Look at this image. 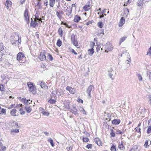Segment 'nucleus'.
I'll list each match as a JSON object with an SVG mask.
<instances>
[{
    "label": "nucleus",
    "instance_id": "obj_1",
    "mask_svg": "<svg viewBox=\"0 0 151 151\" xmlns=\"http://www.w3.org/2000/svg\"><path fill=\"white\" fill-rule=\"evenodd\" d=\"M10 40L12 45L17 46L21 42V38H19L17 34L12 35L10 37Z\"/></svg>",
    "mask_w": 151,
    "mask_h": 151
},
{
    "label": "nucleus",
    "instance_id": "obj_2",
    "mask_svg": "<svg viewBox=\"0 0 151 151\" xmlns=\"http://www.w3.org/2000/svg\"><path fill=\"white\" fill-rule=\"evenodd\" d=\"M17 59L20 63H23L25 61V56L22 52H19L17 55Z\"/></svg>",
    "mask_w": 151,
    "mask_h": 151
},
{
    "label": "nucleus",
    "instance_id": "obj_3",
    "mask_svg": "<svg viewBox=\"0 0 151 151\" xmlns=\"http://www.w3.org/2000/svg\"><path fill=\"white\" fill-rule=\"evenodd\" d=\"M27 85L29 87V91L32 92L33 94H35L36 93L35 91V87L34 85L32 83L29 82L27 83Z\"/></svg>",
    "mask_w": 151,
    "mask_h": 151
},
{
    "label": "nucleus",
    "instance_id": "obj_4",
    "mask_svg": "<svg viewBox=\"0 0 151 151\" xmlns=\"http://www.w3.org/2000/svg\"><path fill=\"white\" fill-rule=\"evenodd\" d=\"M28 12L29 11L28 10L26 9L25 10L24 14V17L27 23H28L29 22Z\"/></svg>",
    "mask_w": 151,
    "mask_h": 151
},
{
    "label": "nucleus",
    "instance_id": "obj_5",
    "mask_svg": "<svg viewBox=\"0 0 151 151\" xmlns=\"http://www.w3.org/2000/svg\"><path fill=\"white\" fill-rule=\"evenodd\" d=\"M105 48L106 50L105 52H108V51H111L113 50V47L109 43H106L105 45Z\"/></svg>",
    "mask_w": 151,
    "mask_h": 151
},
{
    "label": "nucleus",
    "instance_id": "obj_6",
    "mask_svg": "<svg viewBox=\"0 0 151 151\" xmlns=\"http://www.w3.org/2000/svg\"><path fill=\"white\" fill-rule=\"evenodd\" d=\"M90 45L92 46L91 47H92V48L91 49H90L88 50V51L89 52L88 54L89 55H91L94 52V51L93 48L94 46L95 45L94 42H91L90 44Z\"/></svg>",
    "mask_w": 151,
    "mask_h": 151
},
{
    "label": "nucleus",
    "instance_id": "obj_7",
    "mask_svg": "<svg viewBox=\"0 0 151 151\" xmlns=\"http://www.w3.org/2000/svg\"><path fill=\"white\" fill-rule=\"evenodd\" d=\"M24 103L25 105H27L29 104H31L32 101L30 100L29 99L27 100L25 98H23L21 100Z\"/></svg>",
    "mask_w": 151,
    "mask_h": 151
},
{
    "label": "nucleus",
    "instance_id": "obj_8",
    "mask_svg": "<svg viewBox=\"0 0 151 151\" xmlns=\"http://www.w3.org/2000/svg\"><path fill=\"white\" fill-rule=\"evenodd\" d=\"M41 61H43L46 59V57L45 55L44 52H41L40 55L38 57Z\"/></svg>",
    "mask_w": 151,
    "mask_h": 151
},
{
    "label": "nucleus",
    "instance_id": "obj_9",
    "mask_svg": "<svg viewBox=\"0 0 151 151\" xmlns=\"http://www.w3.org/2000/svg\"><path fill=\"white\" fill-rule=\"evenodd\" d=\"M94 88V86L93 85H90L87 89L86 92L88 94V96H90L91 95V92L92 91L93 89Z\"/></svg>",
    "mask_w": 151,
    "mask_h": 151
},
{
    "label": "nucleus",
    "instance_id": "obj_10",
    "mask_svg": "<svg viewBox=\"0 0 151 151\" xmlns=\"http://www.w3.org/2000/svg\"><path fill=\"white\" fill-rule=\"evenodd\" d=\"M12 3L9 0H7L6 1L5 6L7 7V9H9V7H11L12 5Z\"/></svg>",
    "mask_w": 151,
    "mask_h": 151
},
{
    "label": "nucleus",
    "instance_id": "obj_11",
    "mask_svg": "<svg viewBox=\"0 0 151 151\" xmlns=\"http://www.w3.org/2000/svg\"><path fill=\"white\" fill-rule=\"evenodd\" d=\"M125 22V19L124 17H122L119 21V26L120 27H121L123 26V24Z\"/></svg>",
    "mask_w": 151,
    "mask_h": 151
},
{
    "label": "nucleus",
    "instance_id": "obj_12",
    "mask_svg": "<svg viewBox=\"0 0 151 151\" xmlns=\"http://www.w3.org/2000/svg\"><path fill=\"white\" fill-rule=\"evenodd\" d=\"M38 84L39 85H40V86L42 88H45L46 89H47L48 88V87L45 85L44 83L43 82V81H42L41 82L39 83Z\"/></svg>",
    "mask_w": 151,
    "mask_h": 151
},
{
    "label": "nucleus",
    "instance_id": "obj_13",
    "mask_svg": "<svg viewBox=\"0 0 151 151\" xmlns=\"http://www.w3.org/2000/svg\"><path fill=\"white\" fill-rule=\"evenodd\" d=\"M151 145V141H150V142H149V141L148 140H146L144 145V147L146 148H149V146Z\"/></svg>",
    "mask_w": 151,
    "mask_h": 151
},
{
    "label": "nucleus",
    "instance_id": "obj_14",
    "mask_svg": "<svg viewBox=\"0 0 151 151\" xmlns=\"http://www.w3.org/2000/svg\"><path fill=\"white\" fill-rule=\"evenodd\" d=\"M94 142L99 146H100L102 145L101 142L99 138H96L94 139Z\"/></svg>",
    "mask_w": 151,
    "mask_h": 151
},
{
    "label": "nucleus",
    "instance_id": "obj_15",
    "mask_svg": "<svg viewBox=\"0 0 151 151\" xmlns=\"http://www.w3.org/2000/svg\"><path fill=\"white\" fill-rule=\"evenodd\" d=\"M6 148V146H3L2 143L0 141V151H5Z\"/></svg>",
    "mask_w": 151,
    "mask_h": 151
},
{
    "label": "nucleus",
    "instance_id": "obj_16",
    "mask_svg": "<svg viewBox=\"0 0 151 151\" xmlns=\"http://www.w3.org/2000/svg\"><path fill=\"white\" fill-rule=\"evenodd\" d=\"M112 124L114 125H118L120 122V119H114L111 122Z\"/></svg>",
    "mask_w": 151,
    "mask_h": 151
},
{
    "label": "nucleus",
    "instance_id": "obj_17",
    "mask_svg": "<svg viewBox=\"0 0 151 151\" xmlns=\"http://www.w3.org/2000/svg\"><path fill=\"white\" fill-rule=\"evenodd\" d=\"M19 130L17 129H12L11 130V134L12 135H14V133L19 132Z\"/></svg>",
    "mask_w": 151,
    "mask_h": 151
},
{
    "label": "nucleus",
    "instance_id": "obj_18",
    "mask_svg": "<svg viewBox=\"0 0 151 151\" xmlns=\"http://www.w3.org/2000/svg\"><path fill=\"white\" fill-rule=\"evenodd\" d=\"M91 8V5L90 4H86L83 7V9L85 11H88Z\"/></svg>",
    "mask_w": 151,
    "mask_h": 151
},
{
    "label": "nucleus",
    "instance_id": "obj_19",
    "mask_svg": "<svg viewBox=\"0 0 151 151\" xmlns=\"http://www.w3.org/2000/svg\"><path fill=\"white\" fill-rule=\"evenodd\" d=\"M17 110L15 109H12L10 112V114L11 115L13 116H16L17 115L16 114Z\"/></svg>",
    "mask_w": 151,
    "mask_h": 151
},
{
    "label": "nucleus",
    "instance_id": "obj_20",
    "mask_svg": "<svg viewBox=\"0 0 151 151\" xmlns=\"http://www.w3.org/2000/svg\"><path fill=\"white\" fill-rule=\"evenodd\" d=\"M139 149L138 146L135 145L133 146L132 148L129 151H139Z\"/></svg>",
    "mask_w": 151,
    "mask_h": 151
},
{
    "label": "nucleus",
    "instance_id": "obj_21",
    "mask_svg": "<svg viewBox=\"0 0 151 151\" xmlns=\"http://www.w3.org/2000/svg\"><path fill=\"white\" fill-rule=\"evenodd\" d=\"M81 19V17L77 15L75 16L74 19L75 22H78Z\"/></svg>",
    "mask_w": 151,
    "mask_h": 151
},
{
    "label": "nucleus",
    "instance_id": "obj_22",
    "mask_svg": "<svg viewBox=\"0 0 151 151\" xmlns=\"http://www.w3.org/2000/svg\"><path fill=\"white\" fill-rule=\"evenodd\" d=\"M37 24V22L35 20L33 21V19H32V21L30 23V26H32L33 27H35Z\"/></svg>",
    "mask_w": 151,
    "mask_h": 151
},
{
    "label": "nucleus",
    "instance_id": "obj_23",
    "mask_svg": "<svg viewBox=\"0 0 151 151\" xmlns=\"http://www.w3.org/2000/svg\"><path fill=\"white\" fill-rule=\"evenodd\" d=\"M119 148L122 150H123L124 149V147L123 144V142H121V143H119L118 144Z\"/></svg>",
    "mask_w": 151,
    "mask_h": 151
},
{
    "label": "nucleus",
    "instance_id": "obj_24",
    "mask_svg": "<svg viewBox=\"0 0 151 151\" xmlns=\"http://www.w3.org/2000/svg\"><path fill=\"white\" fill-rule=\"evenodd\" d=\"M55 1V0H49V5L51 7H53L54 6Z\"/></svg>",
    "mask_w": 151,
    "mask_h": 151
},
{
    "label": "nucleus",
    "instance_id": "obj_25",
    "mask_svg": "<svg viewBox=\"0 0 151 151\" xmlns=\"http://www.w3.org/2000/svg\"><path fill=\"white\" fill-rule=\"evenodd\" d=\"M0 114H6V111L5 109L1 108V107L0 106Z\"/></svg>",
    "mask_w": 151,
    "mask_h": 151
},
{
    "label": "nucleus",
    "instance_id": "obj_26",
    "mask_svg": "<svg viewBox=\"0 0 151 151\" xmlns=\"http://www.w3.org/2000/svg\"><path fill=\"white\" fill-rule=\"evenodd\" d=\"M20 106L21 108H20L19 111L20 112V113L22 115H23L24 114L25 112V111H23L22 109V104H20L19 105Z\"/></svg>",
    "mask_w": 151,
    "mask_h": 151
},
{
    "label": "nucleus",
    "instance_id": "obj_27",
    "mask_svg": "<svg viewBox=\"0 0 151 151\" xmlns=\"http://www.w3.org/2000/svg\"><path fill=\"white\" fill-rule=\"evenodd\" d=\"M25 108L28 113H30L32 110L31 107L30 106H25Z\"/></svg>",
    "mask_w": 151,
    "mask_h": 151
},
{
    "label": "nucleus",
    "instance_id": "obj_28",
    "mask_svg": "<svg viewBox=\"0 0 151 151\" xmlns=\"http://www.w3.org/2000/svg\"><path fill=\"white\" fill-rule=\"evenodd\" d=\"M143 0H138L137 2V5L139 6H141L144 3Z\"/></svg>",
    "mask_w": 151,
    "mask_h": 151
},
{
    "label": "nucleus",
    "instance_id": "obj_29",
    "mask_svg": "<svg viewBox=\"0 0 151 151\" xmlns=\"http://www.w3.org/2000/svg\"><path fill=\"white\" fill-rule=\"evenodd\" d=\"M58 34L60 36L62 37L63 35V31L61 28H60L58 31Z\"/></svg>",
    "mask_w": 151,
    "mask_h": 151
},
{
    "label": "nucleus",
    "instance_id": "obj_30",
    "mask_svg": "<svg viewBox=\"0 0 151 151\" xmlns=\"http://www.w3.org/2000/svg\"><path fill=\"white\" fill-rule=\"evenodd\" d=\"M73 113L75 115H76L78 114L77 113V110L76 107L75 106H73Z\"/></svg>",
    "mask_w": 151,
    "mask_h": 151
},
{
    "label": "nucleus",
    "instance_id": "obj_31",
    "mask_svg": "<svg viewBox=\"0 0 151 151\" xmlns=\"http://www.w3.org/2000/svg\"><path fill=\"white\" fill-rule=\"evenodd\" d=\"M127 38V37L126 36H125V37H122L120 39V41H119V45H120L122 43L124 42L126 39V38Z\"/></svg>",
    "mask_w": 151,
    "mask_h": 151
},
{
    "label": "nucleus",
    "instance_id": "obj_32",
    "mask_svg": "<svg viewBox=\"0 0 151 151\" xmlns=\"http://www.w3.org/2000/svg\"><path fill=\"white\" fill-rule=\"evenodd\" d=\"M12 127H14V128H17L18 127V125L17 123L15 122H13L12 124Z\"/></svg>",
    "mask_w": 151,
    "mask_h": 151
},
{
    "label": "nucleus",
    "instance_id": "obj_33",
    "mask_svg": "<svg viewBox=\"0 0 151 151\" xmlns=\"http://www.w3.org/2000/svg\"><path fill=\"white\" fill-rule=\"evenodd\" d=\"M5 90V86L3 84H0V91H4Z\"/></svg>",
    "mask_w": 151,
    "mask_h": 151
},
{
    "label": "nucleus",
    "instance_id": "obj_34",
    "mask_svg": "<svg viewBox=\"0 0 151 151\" xmlns=\"http://www.w3.org/2000/svg\"><path fill=\"white\" fill-rule=\"evenodd\" d=\"M109 73L108 76L112 80H113L114 79V78H112V76H113V74L112 73V71L111 72H110L109 71H108Z\"/></svg>",
    "mask_w": 151,
    "mask_h": 151
},
{
    "label": "nucleus",
    "instance_id": "obj_35",
    "mask_svg": "<svg viewBox=\"0 0 151 151\" xmlns=\"http://www.w3.org/2000/svg\"><path fill=\"white\" fill-rule=\"evenodd\" d=\"M57 45L59 47H60L62 45V42L60 39H58L57 43Z\"/></svg>",
    "mask_w": 151,
    "mask_h": 151
},
{
    "label": "nucleus",
    "instance_id": "obj_36",
    "mask_svg": "<svg viewBox=\"0 0 151 151\" xmlns=\"http://www.w3.org/2000/svg\"><path fill=\"white\" fill-rule=\"evenodd\" d=\"M76 92V90L74 88L72 87L70 88L69 92L70 93L72 94H74Z\"/></svg>",
    "mask_w": 151,
    "mask_h": 151
},
{
    "label": "nucleus",
    "instance_id": "obj_37",
    "mask_svg": "<svg viewBox=\"0 0 151 151\" xmlns=\"http://www.w3.org/2000/svg\"><path fill=\"white\" fill-rule=\"evenodd\" d=\"M97 24L98 27L100 28H102L104 25L103 23L101 22H99Z\"/></svg>",
    "mask_w": 151,
    "mask_h": 151
},
{
    "label": "nucleus",
    "instance_id": "obj_38",
    "mask_svg": "<svg viewBox=\"0 0 151 151\" xmlns=\"http://www.w3.org/2000/svg\"><path fill=\"white\" fill-rule=\"evenodd\" d=\"M41 113L42 114L45 116H48L49 114V113L48 111H42Z\"/></svg>",
    "mask_w": 151,
    "mask_h": 151
},
{
    "label": "nucleus",
    "instance_id": "obj_39",
    "mask_svg": "<svg viewBox=\"0 0 151 151\" xmlns=\"http://www.w3.org/2000/svg\"><path fill=\"white\" fill-rule=\"evenodd\" d=\"M147 132L148 134L151 133V126L148 127Z\"/></svg>",
    "mask_w": 151,
    "mask_h": 151
},
{
    "label": "nucleus",
    "instance_id": "obj_40",
    "mask_svg": "<svg viewBox=\"0 0 151 151\" xmlns=\"http://www.w3.org/2000/svg\"><path fill=\"white\" fill-rule=\"evenodd\" d=\"M72 42L74 45L75 46H78V42L76 40L74 41H72Z\"/></svg>",
    "mask_w": 151,
    "mask_h": 151
},
{
    "label": "nucleus",
    "instance_id": "obj_41",
    "mask_svg": "<svg viewBox=\"0 0 151 151\" xmlns=\"http://www.w3.org/2000/svg\"><path fill=\"white\" fill-rule=\"evenodd\" d=\"M70 9V10H67L68 12V13H67L66 14L68 15V16H70L71 15L72 12V7H71Z\"/></svg>",
    "mask_w": 151,
    "mask_h": 151
},
{
    "label": "nucleus",
    "instance_id": "obj_42",
    "mask_svg": "<svg viewBox=\"0 0 151 151\" xmlns=\"http://www.w3.org/2000/svg\"><path fill=\"white\" fill-rule=\"evenodd\" d=\"M110 135L112 137H114L115 136V132L114 130L112 129H111V132L110 133Z\"/></svg>",
    "mask_w": 151,
    "mask_h": 151
},
{
    "label": "nucleus",
    "instance_id": "obj_43",
    "mask_svg": "<svg viewBox=\"0 0 151 151\" xmlns=\"http://www.w3.org/2000/svg\"><path fill=\"white\" fill-rule=\"evenodd\" d=\"M65 107V108L70 109V106L69 105V103L67 102L66 103H65L64 104Z\"/></svg>",
    "mask_w": 151,
    "mask_h": 151
},
{
    "label": "nucleus",
    "instance_id": "obj_44",
    "mask_svg": "<svg viewBox=\"0 0 151 151\" xmlns=\"http://www.w3.org/2000/svg\"><path fill=\"white\" fill-rule=\"evenodd\" d=\"M75 37L76 35H75L74 34H72V35H71V41H74V40H76L75 39Z\"/></svg>",
    "mask_w": 151,
    "mask_h": 151
},
{
    "label": "nucleus",
    "instance_id": "obj_45",
    "mask_svg": "<svg viewBox=\"0 0 151 151\" xmlns=\"http://www.w3.org/2000/svg\"><path fill=\"white\" fill-rule=\"evenodd\" d=\"M147 55H149L150 56L151 55V47L149 48L148 51L147 52Z\"/></svg>",
    "mask_w": 151,
    "mask_h": 151
},
{
    "label": "nucleus",
    "instance_id": "obj_46",
    "mask_svg": "<svg viewBox=\"0 0 151 151\" xmlns=\"http://www.w3.org/2000/svg\"><path fill=\"white\" fill-rule=\"evenodd\" d=\"M51 104H54L55 103L56 101L54 99H50L48 101Z\"/></svg>",
    "mask_w": 151,
    "mask_h": 151
},
{
    "label": "nucleus",
    "instance_id": "obj_47",
    "mask_svg": "<svg viewBox=\"0 0 151 151\" xmlns=\"http://www.w3.org/2000/svg\"><path fill=\"white\" fill-rule=\"evenodd\" d=\"M111 151H116V148L115 146L112 145L110 149Z\"/></svg>",
    "mask_w": 151,
    "mask_h": 151
},
{
    "label": "nucleus",
    "instance_id": "obj_48",
    "mask_svg": "<svg viewBox=\"0 0 151 151\" xmlns=\"http://www.w3.org/2000/svg\"><path fill=\"white\" fill-rule=\"evenodd\" d=\"M48 141L50 143L52 146L53 147L54 145L53 140L51 139H48Z\"/></svg>",
    "mask_w": 151,
    "mask_h": 151
},
{
    "label": "nucleus",
    "instance_id": "obj_49",
    "mask_svg": "<svg viewBox=\"0 0 151 151\" xmlns=\"http://www.w3.org/2000/svg\"><path fill=\"white\" fill-rule=\"evenodd\" d=\"M48 57V58L51 60L52 61L53 60V58L51 55L49 53H47Z\"/></svg>",
    "mask_w": 151,
    "mask_h": 151
},
{
    "label": "nucleus",
    "instance_id": "obj_50",
    "mask_svg": "<svg viewBox=\"0 0 151 151\" xmlns=\"http://www.w3.org/2000/svg\"><path fill=\"white\" fill-rule=\"evenodd\" d=\"M147 73V75L149 78V80L151 82V72H149Z\"/></svg>",
    "mask_w": 151,
    "mask_h": 151
},
{
    "label": "nucleus",
    "instance_id": "obj_51",
    "mask_svg": "<svg viewBox=\"0 0 151 151\" xmlns=\"http://www.w3.org/2000/svg\"><path fill=\"white\" fill-rule=\"evenodd\" d=\"M88 140V139L86 137H83V140L84 142H87Z\"/></svg>",
    "mask_w": 151,
    "mask_h": 151
},
{
    "label": "nucleus",
    "instance_id": "obj_52",
    "mask_svg": "<svg viewBox=\"0 0 151 151\" xmlns=\"http://www.w3.org/2000/svg\"><path fill=\"white\" fill-rule=\"evenodd\" d=\"M56 15L57 17L59 18L60 19L61 18V16L60 15V13L58 12H56Z\"/></svg>",
    "mask_w": 151,
    "mask_h": 151
},
{
    "label": "nucleus",
    "instance_id": "obj_53",
    "mask_svg": "<svg viewBox=\"0 0 151 151\" xmlns=\"http://www.w3.org/2000/svg\"><path fill=\"white\" fill-rule=\"evenodd\" d=\"M138 79L140 81L142 80V76L140 74H138Z\"/></svg>",
    "mask_w": 151,
    "mask_h": 151
},
{
    "label": "nucleus",
    "instance_id": "obj_54",
    "mask_svg": "<svg viewBox=\"0 0 151 151\" xmlns=\"http://www.w3.org/2000/svg\"><path fill=\"white\" fill-rule=\"evenodd\" d=\"M116 133L117 134H122V132H121V131L120 130L117 129L116 130Z\"/></svg>",
    "mask_w": 151,
    "mask_h": 151
},
{
    "label": "nucleus",
    "instance_id": "obj_55",
    "mask_svg": "<svg viewBox=\"0 0 151 151\" xmlns=\"http://www.w3.org/2000/svg\"><path fill=\"white\" fill-rule=\"evenodd\" d=\"M92 145L91 144H88L87 145L86 147L88 149H91L92 147Z\"/></svg>",
    "mask_w": 151,
    "mask_h": 151
},
{
    "label": "nucleus",
    "instance_id": "obj_56",
    "mask_svg": "<svg viewBox=\"0 0 151 151\" xmlns=\"http://www.w3.org/2000/svg\"><path fill=\"white\" fill-rule=\"evenodd\" d=\"M134 129L136 131L138 132H139L140 133V128H139L138 129H137V128L136 127Z\"/></svg>",
    "mask_w": 151,
    "mask_h": 151
},
{
    "label": "nucleus",
    "instance_id": "obj_57",
    "mask_svg": "<svg viewBox=\"0 0 151 151\" xmlns=\"http://www.w3.org/2000/svg\"><path fill=\"white\" fill-rule=\"evenodd\" d=\"M100 48H101L100 45H98L96 47V50H97V51H98L99 50Z\"/></svg>",
    "mask_w": 151,
    "mask_h": 151
},
{
    "label": "nucleus",
    "instance_id": "obj_58",
    "mask_svg": "<svg viewBox=\"0 0 151 151\" xmlns=\"http://www.w3.org/2000/svg\"><path fill=\"white\" fill-rule=\"evenodd\" d=\"M93 22V21L92 20L91 21L89 22L86 23V24L87 25H88L90 24H91Z\"/></svg>",
    "mask_w": 151,
    "mask_h": 151
},
{
    "label": "nucleus",
    "instance_id": "obj_59",
    "mask_svg": "<svg viewBox=\"0 0 151 151\" xmlns=\"http://www.w3.org/2000/svg\"><path fill=\"white\" fill-rule=\"evenodd\" d=\"M77 101H78V102L80 103L81 102V103H83V101L81 99H78L77 100Z\"/></svg>",
    "mask_w": 151,
    "mask_h": 151
},
{
    "label": "nucleus",
    "instance_id": "obj_60",
    "mask_svg": "<svg viewBox=\"0 0 151 151\" xmlns=\"http://www.w3.org/2000/svg\"><path fill=\"white\" fill-rule=\"evenodd\" d=\"M20 2L21 4L22 5L25 2V0H20Z\"/></svg>",
    "mask_w": 151,
    "mask_h": 151
},
{
    "label": "nucleus",
    "instance_id": "obj_61",
    "mask_svg": "<svg viewBox=\"0 0 151 151\" xmlns=\"http://www.w3.org/2000/svg\"><path fill=\"white\" fill-rule=\"evenodd\" d=\"M4 49L3 46L2 44L0 45V50H2Z\"/></svg>",
    "mask_w": 151,
    "mask_h": 151
},
{
    "label": "nucleus",
    "instance_id": "obj_62",
    "mask_svg": "<svg viewBox=\"0 0 151 151\" xmlns=\"http://www.w3.org/2000/svg\"><path fill=\"white\" fill-rule=\"evenodd\" d=\"M38 2L37 4V5L39 6H40L41 4V3L40 2V1H41V0H38Z\"/></svg>",
    "mask_w": 151,
    "mask_h": 151
},
{
    "label": "nucleus",
    "instance_id": "obj_63",
    "mask_svg": "<svg viewBox=\"0 0 151 151\" xmlns=\"http://www.w3.org/2000/svg\"><path fill=\"white\" fill-rule=\"evenodd\" d=\"M71 88V87H70L69 86H68L66 88V89L68 90L69 91H70V88Z\"/></svg>",
    "mask_w": 151,
    "mask_h": 151
},
{
    "label": "nucleus",
    "instance_id": "obj_64",
    "mask_svg": "<svg viewBox=\"0 0 151 151\" xmlns=\"http://www.w3.org/2000/svg\"><path fill=\"white\" fill-rule=\"evenodd\" d=\"M149 103L150 104V105H151V95H150L149 97Z\"/></svg>",
    "mask_w": 151,
    "mask_h": 151
}]
</instances>
